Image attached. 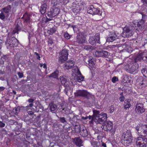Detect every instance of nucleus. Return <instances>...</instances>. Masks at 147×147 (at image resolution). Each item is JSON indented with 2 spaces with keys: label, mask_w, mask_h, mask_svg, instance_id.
Returning <instances> with one entry per match:
<instances>
[{
  "label": "nucleus",
  "mask_w": 147,
  "mask_h": 147,
  "mask_svg": "<svg viewBox=\"0 0 147 147\" xmlns=\"http://www.w3.org/2000/svg\"><path fill=\"white\" fill-rule=\"evenodd\" d=\"M74 65V61L73 60H69L66 62L64 65V67L65 69H71Z\"/></svg>",
  "instance_id": "nucleus-20"
},
{
  "label": "nucleus",
  "mask_w": 147,
  "mask_h": 147,
  "mask_svg": "<svg viewBox=\"0 0 147 147\" xmlns=\"http://www.w3.org/2000/svg\"><path fill=\"white\" fill-rule=\"evenodd\" d=\"M142 73L144 76L147 78V69L143 68L141 70Z\"/></svg>",
  "instance_id": "nucleus-41"
},
{
  "label": "nucleus",
  "mask_w": 147,
  "mask_h": 147,
  "mask_svg": "<svg viewBox=\"0 0 147 147\" xmlns=\"http://www.w3.org/2000/svg\"><path fill=\"white\" fill-rule=\"evenodd\" d=\"M93 115L92 116V121L96 123L102 124L105 122L107 119V114L105 113L100 114L99 111H93Z\"/></svg>",
  "instance_id": "nucleus-1"
},
{
  "label": "nucleus",
  "mask_w": 147,
  "mask_h": 147,
  "mask_svg": "<svg viewBox=\"0 0 147 147\" xmlns=\"http://www.w3.org/2000/svg\"><path fill=\"white\" fill-rule=\"evenodd\" d=\"M89 93L86 90H78L75 92L74 94L77 97H81L86 98Z\"/></svg>",
  "instance_id": "nucleus-11"
},
{
  "label": "nucleus",
  "mask_w": 147,
  "mask_h": 147,
  "mask_svg": "<svg viewBox=\"0 0 147 147\" xmlns=\"http://www.w3.org/2000/svg\"><path fill=\"white\" fill-rule=\"evenodd\" d=\"M136 129L139 135L144 137L147 136V125H139L136 127Z\"/></svg>",
  "instance_id": "nucleus-5"
},
{
  "label": "nucleus",
  "mask_w": 147,
  "mask_h": 147,
  "mask_svg": "<svg viewBox=\"0 0 147 147\" xmlns=\"http://www.w3.org/2000/svg\"><path fill=\"white\" fill-rule=\"evenodd\" d=\"M0 18L3 21L5 20V14L3 12L1 11V12L0 13Z\"/></svg>",
  "instance_id": "nucleus-42"
},
{
  "label": "nucleus",
  "mask_w": 147,
  "mask_h": 147,
  "mask_svg": "<svg viewBox=\"0 0 147 147\" xmlns=\"http://www.w3.org/2000/svg\"><path fill=\"white\" fill-rule=\"evenodd\" d=\"M21 29V27L18 24H17L14 29L13 31V34H16V33H18V31Z\"/></svg>",
  "instance_id": "nucleus-33"
},
{
  "label": "nucleus",
  "mask_w": 147,
  "mask_h": 147,
  "mask_svg": "<svg viewBox=\"0 0 147 147\" xmlns=\"http://www.w3.org/2000/svg\"><path fill=\"white\" fill-rule=\"evenodd\" d=\"M133 34V30L131 27H125L123 29L122 36L124 37H129Z\"/></svg>",
  "instance_id": "nucleus-7"
},
{
  "label": "nucleus",
  "mask_w": 147,
  "mask_h": 147,
  "mask_svg": "<svg viewBox=\"0 0 147 147\" xmlns=\"http://www.w3.org/2000/svg\"><path fill=\"white\" fill-rule=\"evenodd\" d=\"M85 98L86 99V103L89 105H92L95 102V98L94 96L91 94L90 93Z\"/></svg>",
  "instance_id": "nucleus-17"
},
{
  "label": "nucleus",
  "mask_w": 147,
  "mask_h": 147,
  "mask_svg": "<svg viewBox=\"0 0 147 147\" xmlns=\"http://www.w3.org/2000/svg\"><path fill=\"white\" fill-rule=\"evenodd\" d=\"M94 37L95 38L96 42L98 43H100V36L99 34L98 33L96 34Z\"/></svg>",
  "instance_id": "nucleus-35"
},
{
  "label": "nucleus",
  "mask_w": 147,
  "mask_h": 147,
  "mask_svg": "<svg viewBox=\"0 0 147 147\" xmlns=\"http://www.w3.org/2000/svg\"><path fill=\"white\" fill-rule=\"evenodd\" d=\"M20 108L19 107H18L16 108H15L13 110V112L16 114H18L19 112Z\"/></svg>",
  "instance_id": "nucleus-38"
},
{
  "label": "nucleus",
  "mask_w": 147,
  "mask_h": 147,
  "mask_svg": "<svg viewBox=\"0 0 147 147\" xmlns=\"http://www.w3.org/2000/svg\"><path fill=\"white\" fill-rule=\"evenodd\" d=\"M40 66L41 67H42L43 68H46L47 67L46 65V64H45V63H44V64L40 63Z\"/></svg>",
  "instance_id": "nucleus-55"
},
{
  "label": "nucleus",
  "mask_w": 147,
  "mask_h": 147,
  "mask_svg": "<svg viewBox=\"0 0 147 147\" xmlns=\"http://www.w3.org/2000/svg\"><path fill=\"white\" fill-rule=\"evenodd\" d=\"M10 124L11 125L14 124L16 122L13 119H11L9 121Z\"/></svg>",
  "instance_id": "nucleus-53"
},
{
  "label": "nucleus",
  "mask_w": 147,
  "mask_h": 147,
  "mask_svg": "<svg viewBox=\"0 0 147 147\" xmlns=\"http://www.w3.org/2000/svg\"><path fill=\"white\" fill-rule=\"evenodd\" d=\"M102 146L104 147H106V145L105 143H102Z\"/></svg>",
  "instance_id": "nucleus-62"
},
{
  "label": "nucleus",
  "mask_w": 147,
  "mask_h": 147,
  "mask_svg": "<svg viewBox=\"0 0 147 147\" xmlns=\"http://www.w3.org/2000/svg\"><path fill=\"white\" fill-rule=\"evenodd\" d=\"M87 12L90 14L95 15L94 18L96 21L99 20L102 18V11L94 5H91L88 8Z\"/></svg>",
  "instance_id": "nucleus-2"
},
{
  "label": "nucleus",
  "mask_w": 147,
  "mask_h": 147,
  "mask_svg": "<svg viewBox=\"0 0 147 147\" xmlns=\"http://www.w3.org/2000/svg\"><path fill=\"white\" fill-rule=\"evenodd\" d=\"M137 12L140 14V16H142V18L139 22L134 23L133 26L134 29L139 31V30H141L143 26L144 25L146 18V16L143 12L140 10L138 11Z\"/></svg>",
  "instance_id": "nucleus-4"
},
{
  "label": "nucleus",
  "mask_w": 147,
  "mask_h": 147,
  "mask_svg": "<svg viewBox=\"0 0 147 147\" xmlns=\"http://www.w3.org/2000/svg\"><path fill=\"white\" fill-rule=\"evenodd\" d=\"M34 101V99H33L30 98L28 100V101L30 103L29 105L26 107V109H28L29 107H32L33 106V104L32 102Z\"/></svg>",
  "instance_id": "nucleus-34"
},
{
  "label": "nucleus",
  "mask_w": 147,
  "mask_h": 147,
  "mask_svg": "<svg viewBox=\"0 0 147 147\" xmlns=\"http://www.w3.org/2000/svg\"><path fill=\"white\" fill-rule=\"evenodd\" d=\"M78 75L75 77V80L78 82H80L84 81V77L82 75L81 73L80 74H77Z\"/></svg>",
  "instance_id": "nucleus-26"
},
{
  "label": "nucleus",
  "mask_w": 147,
  "mask_h": 147,
  "mask_svg": "<svg viewBox=\"0 0 147 147\" xmlns=\"http://www.w3.org/2000/svg\"><path fill=\"white\" fill-rule=\"evenodd\" d=\"M121 143L125 146H128L132 141V136L130 131L127 130L124 132L121 136Z\"/></svg>",
  "instance_id": "nucleus-3"
},
{
  "label": "nucleus",
  "mask_w": 147,
  "mask_h": 147,
  "mask_svg": "<svg viewBox=\"0 0 147 147\" xmlns=\"http://www.w3.org/2000/svg\"><path fill=\"white\" fill-rule=\"evenodd\" d=\"M114 109L113 108V109H112V108H111L110 109H109V112L111 113H112L114 111Z\"/></svg>",
  "instance_id": "nucleus-58"
},
{
  "label": "nucleus",
  "mask_w": 147,
  "mask_h": 147,
  "mask_svg": "<svg viewBox=\"0 0 147 147\" xmlns=\"http://www.w3.org/2000/svg\"><path fill=\"white\" fill-rule=\"evenodd\" d=\"M68 53L66 50L64 49L60 53L59 59V62L62 63L67 59Z\"/></svg>",
  "instance_id": "nucleus-8"
},
{
  "label": "nucleus",
  "mask_w": 147,
  "mask_h": 147,
  "mask_svg": "<svg viewBox=\"0 0 147 147\" xmlns=\"http://www.w3.org/2000/svg\"><path fill=\"white\" fill-rule=\"evenodd\" d=\"M81 129L80 132V135L83 137H86L87 136L88 134L86 128L85 127H83L82 128H81Z\"/></svg>",
  "instance_id": "nucleus-22"
},
{
  "label": "nucleus",
  "mask_w": 147,
  "mask_h": 147,
  "mask_svg": "<svg viewBox=\"0 0 147 147\" xmlns=\"http://www.w3.org/2000/svg\"><path fill=\"white\" fill-rule=\"evenodd\" d=\"M92 57H90L89 58L88 60L87 63H86L88 64L91 67H94V59L92 58Z\"/></svg>",
  "instance_id": "nucleus-28"
},
{
  "label": "nucleus",
  "mask_w": 147,
  "mask_h": 147,
  "mask_svg": "<svg viewBox=\"0 0 147 147\" xmlns=\"http://www.w3.org/2000/svg\"><path fill=\"white\" fill-rule=\"evenodd\" d=\"M138 68V66L136 64L135 65H133L129 69L128 71L129 73L132 74Z\"/></svg>",
  "instance_id": "nucleus-24"
},
{
  "label": "nucleus",
  "mask_w": 147,
  "mask_h": 147,
  "mask_svg": "<svg viewBox=\"0 0 147 147\" xmlns=\"http://www.w3.org/2000/svg\"><path fill=\"white\" fill-rule=\"evenodd\" d=\"M34 53V54H35V55H36V56H39V54H38V53H37V52H35Z\"/></svg>",
  "instance_id": "nucleus-64"
},
{
  "label": "nucleus",
  "mask_w": 147,
  "mask_h": 147,
  "mask_svg": "<svg viewBox=\"0 0 147 147\" xmlns=\"http://www.w3.org/2000/svg\"><path fill=\"white\" fill-rule=\"evenodd\" d=\"M142 59L141 55L140 54H139L134 59V61L135 63H136L138 62V61H141Z\"/></svg>",
  "instance_id": "nucleus-40"
},
{
  "label": "nucleus",
  "mask_w": 147,
  "mask_h": 147,
  "mask_svg": "<svg viewBox=\"0 0 147 147\" xmlns=\"http://www.w3.org/2000/svg\"><path fill=\"white\" fill-rule=\"evenodd\" d=\"M140 138L136 141V145L137 147H146L147 144V138Z\"/></svg>",
  "instance_id": "nucleus-9"
},
{
  "label": "nucleus",
  "mask_w": 147,
  "mask_h": 147,
  "mask_svg": "<svg viewBox=\"0 0 147 147\" xmlns=\"http://www.w3.org/2000/svg\"><path fill=\"white\" fill-rule=\"evenodd\" d=\"M93 47L92 46L86 45L84 47V49H85L88 51L90 50V49H92Z\"/></svg>",
  "instance_id": "nucleus-43"
},
{
  "label": "nucleus",
  "mask_w": 147,
  "mask_h": 147,
  "mask_svg": "<svg viewBox=\"0 0 147 147\" xmlns=\"http://www.w3.org/2000/svg\"><path fill=\"white\" fill-rule=\"evenodd\" d=\"M28 114L30 115H32L34 114V113L32 111H28Z\"/></svg>",
  "instance_id": "nucleus-60"
},
{
  "label": "nucleus",
  "mask_w": 147,
  "mask_h": 147,
  "mask_svg": "<svg viewBox=\"0 0 147 147\" xmlns=\"http://www.w3.org/2000/svg\"><path fill=\"white\" fill-rule=\"evenodd\" d=\"M56 31V29L55 28H51L50 30L47 31V32L50 35H52L53 33L55 32Z\"/></svg>",
  "instance_id": "nucleus-39"
},
{
  "label": "nucleus",
  "mask_w": 147,
  "mask_h": 147,
  "mask_svg": "<svg viewBox=\"0 0 147 147\" xmlns=\"http://www.w3.org/2000/svg\"><path fill=\"white\" fill-rule=\"evenodd\" d=\"M142 1L143 2V3L147 5V0H142Z\"/></svg>",
  "instance_id": "nucleus-59"
},
{
  "label": "nucleus",
  "mask_w": 147,
  "mask_h": 147,
  "mask_svg": "<svg viewBox=\"0 0 147 147\" xmlns=\"http://www.w3.org/2000/svg\"><path fill=\"white\" fill-rule=\"evenodd\" d=\"M49 106L51 111L53 112L55 111L57 108V106L53 102H51L49 104Z\"/></svg>",
  "instance_id": "nucleus-23"
},
{
  "label": "nucleus",
  "mask_w": 147,
  "mask_h": 147,
  "mask_svg": "<svg viewBox=\"0 0 147 147\" xmlns=\"http://www.w3.org/2000/svg\"><path fill=\"white\" fill-rule=\"evenodd\" d=\"M73 142L77 146L80 147L83 146L82 144L83 141L79 137H76L74 138H72Z\"/></svg>",
  "instance_id": "nucleus-19"
},
{
  "label": "nucleus",
  "mask_w": 147,
  "mask_h": 147,
  "mask_svg": "<svg viewBox=\"0 0 147 147\" xmlns=\"http://www.w3.org/2000/svg\"><path fill=\"white\" fill-rule=\"evenodd\" d=\"M60 9L57 7H54L51 8L50 11L48 12L47 16L49 17L52 18L57 16L59 14Z\"/></svg>",
  "instance_id": "nucleus-10"
},
{
  "label": "nucleus",
  "mask_w": 147,
  "mask_h": 147,
  "mask_svg": "<svg viewBox=\"0 0 147 147\" xmlns=\"http://www.w3.org/2000/svg\"><path fill=\"white\" fill-rule=\"evenodd\" d=\"M142 85H144L146 86L147 85V81H146V82H144V84H142Z\"/></svg>",
  "instance_id": "nucleus-63"
},
{
  "label": "nucleus",
  "mask_w": 147,
  "mask_h": 147,
  "mask_svg": "<svg viewBox=\"0 0 147 147\" xmlns=\"http://www.w3.org/2000/svg\"><path fill=\"white\" fill-rule=\"evenodd\" d=\"M135 110L136 112L139 114L144 113L145 111V109L144 108L143 104L140 103L136 104Z\"/></svg>",
  "instance_id": "nucleus-13"
},
{
  "label": "nucleus",
  "mask_w": 147,
  "mask_h": 147,
  "mask_svg": "<svg viewBox=\"0 0 147 147\" xmlns=\"http://www.w3.org/2000/svg\"><path fill=\"white\" fill-rule=\"evenodd\" d=\"M117 38V36L114 32H110L107 36V40L109 42H112Z\"/></svg>",
  "instance_id": "nucleus-18"
},
{
  "label": "nucleus",
  "mask_w": 147,
  "mask_h": 147,
  "mask_svg": "<svg viewBox=\"0 0 147 147\" xmlns=\"http://www.w3.org/2000/svg\"><path fill=\"white\" fill-rule=\"evenodd\" d=\"M7 58V57L6 55H4L2 57V59L0 60V61L1 62V63L2 64H4V61L3 59L5 60H6Z\"/></svg>",
  "instance_id": "nucleus-48"
},
{
  "label": "nucleus",
  "mask_w": 147,
  "mask_h": 147,
  "mask_svg": "<svg viewBox=\"0 0 147 147\" xmlns=\"http://www.w3.org/2000/svg\"><path fill=\"white\" fill-rule=\"evenodd\" d=\"M5 125V124L2 121H0V127H3Z\"/></svg>",
  "instance_id": "nucleus-54"
},
{
  "label": "nucleus",
  "mask_w": 147,
  "mask_h": 147,
  "mask_svg": "<svg viewBox=\"0 0 147 147\" xmlns=\"http://www.w3.org/2000/svg\"><path fill=\"white\" fill-rule=\"evenodd\" d=\"M19 42L18 40L14 37L9 38L6 40L5 43L11 47H17Z\"/></svg>",
  "instance_id": "nucleus-6"
},
{
  "label": "nucleus",
  "mask_w": 147,
  "mask_h": 147,
  "mask_svg": "<svg viewBox=\"0 0 147 147\" xmlns=\"http://www.w3.org/2000/svg\"><path fill=\"white\" fill-rule=\"evenodd\" d=\"M18 74L19 76V78H21L23 77V74L22 73H21L20 72H18Z\"/></svg>",
  "instance_id": "nucleus-52"
},
{
  "label": "nucleus",
  "mask_w": 147,
  "mask_h": 147,
  "mask_svg": "<svg viewBox=\"0 0 147 147\" xmlns=\"http://www.w3.org/2000/svg\"><path fill=\"white\" fill-rule=\"evenodd\" d=\"M109 48L113 49L115 48H117L118 47V45H109Z\"/></svg>",
  "instance_id": "nucleus-51"
},
{
  "label": "nucleus",
  "mask_w": 147,
  "mask_h": 147,
  "mask_svg": "<svg viewBox=\"0 0 147 147\" xmlns=\"http://www.w3.org/2000/svg\"><path fill=\"white\" fill-rule=\"evenodd\" d=\"M64 37L67 39H69L70 38V35L68 33H65L64 35Z\"/></svg>",
  "instance_id": "nucleus-49"
},
{
  "label": "nucleus",
  "mask_w": 147,
  "mask_h": 147,
  "mask_svg": "<svg viewBox=\"0 0 147 147\" xmlns=\"http://www.w3.org/2000/svg\"><path fill=\"white\" fill-rule=\"evenodd\" d=\"M47 7V5L45 3L41 5L40 7V11L42 14H43L45 13Z\"/></svg>",
  "instance_id": "nucleus-30"
},
{
  "label": "nucleus",
  "mask_w": 147,
  "mask_h": 147,
  "mask_svg": "<svg viewBox=\"0 0 147 147\" xmlns=\"http://www.w3.org/2000/svg\"><path fill=\"white\" fill-rule=\"evenodd\" d=\"M81 128L80 125H75L74 127L75 131L76 133H80L81 130Z\"/></svg>",
  "instance_id": "nucleus-37"
},
{
  "label": "nucleus",
  "mask_w": 147,
  "mask_h": 147,
  "mask_svg": "<svg viewBox=\"0 0 147 147\" xmlns=\"http://www.w3.org/2000/svg\"><path fill=\"white\" fill-rule=\"evenodd\" d=\"M94 54L97 57H107L108 55V53L107 51L101 50L96 51Z\"/></svg>",
  "instance_id": "nucleus-15"
},
{
  "label": "nucleus",
  "mask_w": 147,
  "mask_h": 147,
  "mask_svg": "<svg viewBox=\"0 0 147 147\" xmlns=\"http://www.w3.org/2000/svg\"><path fill=\"white\" fill-rule=\"evenodd\" d=\"M11 8L10 5H8L7 6L3 8L1 10V11L6 14L8 13Z\"/></svg>",
  "instance_id": "nucleus-25"
},
{
  "label": "nucleus",
  "mask_w": 147,
  "mask_h": 147,
  "mask_svg": "<svg viewBox=\"0 0 147 147\" xmlns=\"http://www.w3.org/2000/svg\"><path fill=\"white\" fill-rule=\"evenodd\" d=\"M72 71L76 74V75L80 74V72L79 71L78 68L77 66H74L72 69Z\"/></svg>",
  "instance_id": "nucleus-36"
},
{
  "label": "nucleus",
  "mask_w": 147,
  "mask_h": 147,
  "mask_svg": "<svg viewBox=\"0 0 147 147\" xmlns=\"http://www.w3.org/2000/svg\"><path fill=\"white\" fill-rule=\"evenodd\" d=\"M102 128L105 131H112L113 134L114 133L115 131L112 129L113 123H112L110 121H108L106 122L104 125H103Z\"/></svg>",
  "instance_id": "nucleus-12"
},
{
  "label": "nucleus",
  "mask_w": 147,
  "mask_h": 147,
  "mask_svg": "<svg viewBox=\"0 0 147 147\" xmlns=\"http://www.w3.org/2000/svg\"><path fill=\"white\" fill-rule=\"evenodd\" d=\"M118 80V78L116 77H114L112 79V82L114 83H115L116 81H117Z\"/></svg>",
  "instance_id": "nucleus-50"
},
{
  "label": "nucleus",
  "mask_w": 147,
  "mask_h": 147,
  "mask_svg": "<svg viewBox=\"0 0 147 147\" xmlns=\"http://www.w3.org/2000/svg\"><path fill=\"white\" fill-rule=\"evenodd\" d=\"M22 18H24V21L26 22H29L30 18V16L26 14L24 15Z\"/></svg>",
  "instance_id": "nucleus-31"
},
{
  "label": "nucleus",
  "mask_w": 147,
  "mask_h": 147,
  "mask_svg": "<svg viewBox=\"0 0 147 147\" xmlns=\"http://www.w3.org/2000/svg\"><path fill=\"white\" fill-rule=\"evenodd\" d=\"M48 76L49 77H52L54 78L58 79V71H56L52 73V74L49 75Z\"/></svg>",
  "instance_id": "nucleus-29"
},
{
  "label": "nucleus",
  "mask_w": 147,
  "mask_h": 147,
  "mask_svg": "<svg viewBox=\"0 0 147 147\" xmlns=\"http://www.w3.org/2000/svg\"><path fill=\"white\" fill-rule=\"evenodd\" d=\"M4 109L3 104H2L0 105V110L3 111Z\"/></svg>",
  "instance_id": "nucleus-57"
},
{
  "label": "nucleus",
  "mask_w": 147,
  "mask_h": 147,
  "mask_svg": "<svg viewBox=\"0 0 147 147\" xmlns=\"http://www.w3.org/2000/svg\"><path fill=\"white\" fill-rule=\"evenodd\" d=\"M51 20H52V19H51L50 18H47L45 20V23L48 22H49V21Z\"/></svg>",
  "instance_id": "nucleus-56"
},
{
  "label": "nucleus",
  "mask_w": 147,
  "mask_h": 147,
  "mask_svg": "<svg viewBox=\"0 0 147 147\" xmlns=\"http://www.w3.org/2000/svg\"><path fill=\"white\" fill-rule=\"evenodd\" d=\"M85 38L81 32H79L76 36V42L79 44H83L85 42Z\"/></svg>",
  "instance_id": "nucleus-14"
},
{
  "label": "nucleus",
  "mask_w": 147,
  "mask_h": 147,
  "mask_svg": "<svg viewBox=\"0 0 147 147\" xmlns=\"http://www.w3.org/2000/svg\"><path fill=\"white\" fill-rule=\"evenodd\" d=\"M121 96L119 98V100L121 102H123L125 99V97L123 95V93H121L120 94Z\"/></svg>",
  "instance_id": "nucleus-47"
},
{
  "label": "nucleus",
  "mask_w": 147,
  "mask_h": 147,
  "mask_svg": "<svg viewBox=\"0 0 147 147\" xmlns=\"http://www.w3.org/2000/svg\"><path fill=\"white\" fill-rule=\"evenodd\" d=\"M60 79L62 84L64 85L65 87H66L68 85V82L67 81V79L65 78H64L63 76L60 77Z\"/></svg>",
  "instance_id": "nucleus-27"
},
{
  "label": "nucleus",
  "mask_w": 147,
  "mask_h": 147,
  "mask_svg": "<svg viewBox=\"0 0 147 147\" xmlns=\"http://www.w3.org/2000/svg\"><path fill=\"white\" fill-rule=\"evenodd\" d=\"M144 82H146V81L145 80L144 81L143 77L139 76L136 79V83L137 85H141L144 84Z\"/></svg>",
  "instance_id": "nucleus-21"
},
{
  "label": "nucleus",
  "mask_w": 147,
  "mask_h": 147,
  "mask_svg": "<svg viewBox=\"0 0 147 147\" xmlns=\"http://www.w3.org/2000/svg\"><path fill=\"white\" fill-rule=\"evenodd\" d=\"M82 118L84 120H86L87 119H91V120L92 121V116L90 115L86 117H82Z\"/></svg>",
  "instance_id": "nucleus-45"
},
{
  "label": "nucleus",
  "mask_w": 147,
  "mask_h": 147,
  "mask_svg": "<svg viewBox=\"0 0 147 147\" xmlns=\"http://www.w3.org/2000/svg\"><path fill=\"white\" fill-rule=\"evenodd\" d=\"M59 121L62 123H66L67 121L64 117H61L59 118Z\"/></svg>",
  "instance_id": "nucleus-46"
},
{
  "label": "nucleus",
  "mask_w": 147,
  "mask_h": 147,
  "mask_svg": "<svg viewBox=\"0 0 147 147\" xmlns=\"http://www.w3.org/2000/svg\"><path fill=\"white\" fill-rule=\"evenodd\" d=\"M89 42L92 45H94L96 43L95 38L93 36H90L89 40Z\"/></svg>",
  "instance_id": "nucleus-32"
},
{
  "label": "nucleus",
  "mask_w": 147,
  "mask_h": 147,
  "mask_svg": "<svg viewBox=\"0 0 147 147\" xmlns=\"http://www.w3.org/2000/svg\"><path fill=\"white\" fill-rule=\"evenodd\" d=\"M127 103H126V104H124V109H126L128 108H129L131 106V104L129 103V102L127 101Z\"/></svg>",
  "instance_id": "nucleus-44"
},
{
  "label": "nucleus",
  "mask_w": 147,
  "mask_h": 147,
  "mask_svg": "<svg viewBox=\"0 0 147 147\" xmlns=\"http://www.w3.org/2000/svg\"><path fill=\"white\" fill-rule=\"evenodd\" d=\"M79 3H78L76 4L75 6L73 7L72 10L74 13H75V14L79 13L80 11L84 9L82 4L81 5H79Z\"/></svg>",
  "instance_id": "nucleus-16"
},
{
  "label": "nucleus",
  "mask_w": 147,
  "mask_h": 147,
  "mask_svg": "<svg viewBox=\"0 0 147 147\" xmlns=\"http://www.w3.org/2000/svg\"><path fill=\"white\" fill-rule=\"evenodd\" d=\"M5 88L3 87H0V91H3Z\"/></svg>",
  "instance_id": "nucleus-61"
}]
</instances>
